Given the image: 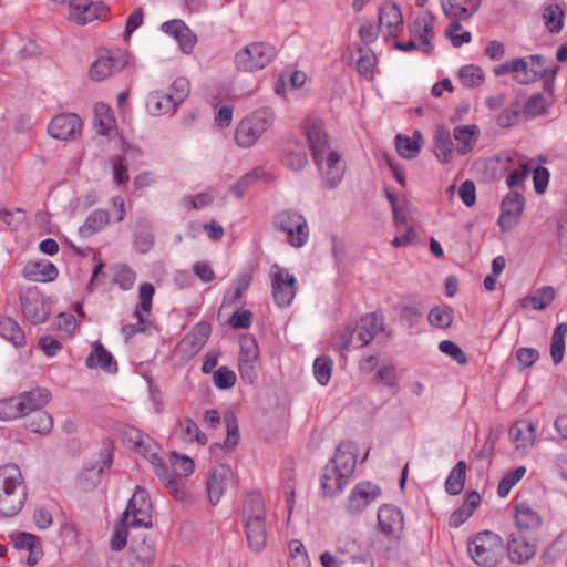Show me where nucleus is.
I'll list each match as a JSON object with an SVG mask.
<instances>
[{"instance_id": "nucleus-1", "label": "nucleus", "mask_w": 567, "mask_h": 567, "mask_svg": "<svg viewBox=\"0 0 567 567\" xmlns=\"http://www.w3.org/2000/svg\"><path fill=\"white\" fill-rule=\"evenodd\" d=\"M301 127L324 186L336 188L341 183L346 171L341 154L332 146L321 120L308 117L302 122Z\"/></svg>"}, {"instance_id": "nucleus-2", "label": "nucleus", "mask_w": 567, "mask_h": 567, "mask_svg": "<svg viewBox=\"0 0 567 567\" xmlns=\"http://www.w3.org/2000/svg\"><path fill=\"white\" fill-rule=\"evenodd\" d=\"M124 440L131 445L138 454H142L153 465L157 476L163 481L165 486L169 489L176 499H183L185 492L181 484L168 477L163 461L157 455L159 447L153 442L151 437L143 434L138 430L131 427L125 431Z\"/></svg>"}, {"instance_id": "nucleus-3", "label": "nucleus", "mask_w": 567, "mask_h": 567, "mask_svg": "<svg viewBox=\"0 0 567 567\" xmlns=\"http://www.w3.org/2000/svg\"><path fill=\"white\" fill-rule=\"evenodd\" d=\"M383 330V320L375 313L363 316L359 321L347 324L333 337L337 350H348L350 347L363 348Z\"/></svg>"}, {"instance_id": "nucleus-4", "label": "nucleus", "mask_w": 567, "mask_h": 567, "mask_svg": "<svg viewBox=\"0 0 567 567\" xmlns=\"http://www.w3.org/2000/svg\"><path fill=\"white\" fill-rule=\"evenodd\" d=\"M27 499L22 474L16 464L0 467V515L18 514Z\"/></svg>"}, {"instance_id": "nucleus-5", "label": "nucleus", "mask_w": 567, "mask_h": 567, "mask_svg": "<svg viewBox=\"0 0 567 567\" xmlns=\"http://www.w3.org/2000/svg\"><path fill=\"white\" fill-rule=\"evenodd\" d=\"M243 522L249 547L260 551L267 544L266 508L260 494H248L244 502Z\"/></svg>"}, {"instance_id": "nucleus-6", "label": "nucleus", "mask_w": 567, "mask_h": 567, "mask_svg": "<svg viewBox=\"0 0 567 567\" xmlns=\"http://www.w3.org/2000/svg\"><path fill=\"white\" fill-rule=\"evenodd\" d=\"M271 225L292 248L301 249L309 243L310 228L308 220L297 209L288 208L277 212L272 216Z\"/></svg>"}, {"instance_id": "nucleus-7", "label": "nucleus", "mask_w": 567, "mask_h": 567, "mask_svg": "<svg viewBox=\"0 0 567 567\" xmlns=\"http://www.w3.org/2000/svg\"><path fill=\"white\" fill-rule=\"evenodd\" d=\"M467 551L477 566L495 567L503 559L504 544L497 534L485 530L468 542Z\"/></svg>"}, {"instance_id": "nucleus-8", "label": "nucleus", "mask_w": 567, "mask_h": 567, "mask_svg": "<svg viewBox=\"0 0 567 567\" xmlns=\"http://www.w3.org/2000/svg\"><path fill=\"white\" fill-rule=\"evenodd\" d=\"M277 54L276 45L266 41H255L235 53L234 63L238 71L252 73L267 68Z\"/></svg>"}, {"instance_id": "nucleus-9", "label": "nucleus", "mask_w": 567, "mask_h": 567, "mask_svg": "<svg viewBox=\"0 0 567 567\" xmlns=\"http://www.w3.org/2000/svg\"><path fill=\"white\" fill-rule=\"evenodd\" d=\"M274 112L268 107L258 109L245 116L237 125L235 141L238 146L249 148L274 123Z\"/></svg>"}, {"instance_id": "nucleus-10", "label": "nucleus", "mask_w": 567, "mask_h": 567, "mask_svg": "<svg viewBox=\"0 0 567 567\" xmlns=\"http://www.w3.org/2000/svg\"><path fill=\"white\" fill-rule=\"evenodd\" d=\"M122 518L124 523L131 520L132 527H152V502L146 489L136 486Z\"/></svg>"}, {"instance_id": "nucleus-11", "label": "nucleus", "mask_w": 567, "mask_h": 567, "mask_svg": "<svg viewBox=\"0 0 567 567\" xmlns=\"http://www.w3.org/2000/svg\"><path fill=\"white\" fill-rule=\"evenodd\" d=\"M128 64V54L125 50H105L92 63L90 76L94 81H103L121 72Z\"/></svg>"}, {"instance_id": "nucleus-12", "label": "nucleus", "mask_w": 567, "mask_h": 567, "mask_svg": "<svg viewBox=\"0 0 567 567\" xmlns=\"http://www.w3.org/2000/svg\"><path fill=\"white\" fill-rule=\"evenodd\" d=\"M154 293V286H140V301L134 311V317L137 319V322L122 327V333L125 336L126 340L137 332H146L153 327V322L147 316L151 313Z\"/></svg>"}, {"instance_id": "nucleus-13", "label": "nucleus", "mask_w": 567, "mask_h": 567, "mask_svg": "<svg viewBox=\"0 0 567 567\" xmlns=\"http://www.w3.org/2000/svg\"><path fill=\"white\" fill-rule=\"evenodd\" d=\"M404 529V518L400 508L393 505H382L378 511V530L384 535L391 545L398 546Z\"/></svg>"}, {"instance_id": "nucleus-14", "label": "nucleus", "mask_w": 567, "mask_h": 567, "mask_svg": "<svg viewBox=\"0 0 567 567\" xmlns=\"http://www.w3.org/2000/svg\"><path fill=\"white\" fill-rule=\"evenodd\" d=\"M435 17L427 10H421L410 25V34L419 40L420 51L430 53L433 50Z\"/></svg>"}, {"instance_id": "nucleus-15", "label": "nucleus", "mask_w": 567, "mask_h": 567, "mask_svg": "<svg viewBox=\"0 0 567 567\" xmlns=\"http://www.w3.org/2000/svg\"><path fill=\"white\" fill-rule=\"evenodd\" d=\"M21 308L24 317L33 324L44 321L49 316V307L34 286H28L20 291Z\"/></svg>"}, {"instance_id": "nucleus-16", "label": "nucleus", "mask_w": 567, "mask_h": 567, "mask_svg": "<svg viewBox=\"0 0 567 567\" xmlns=\"http://www.w3.org/2000/svg\"><path fill=\"white\" fill-rule=\"evenodd\" d=\"M82 122L74 113H61L54 116L49 125L48 133L55 140H74L81 134Z\"/></svg>"}, {"instance_id": "nucleus-17", "label": "nucleus", "mask_w": 567, "mask_h": 567, "mask_svg": "<svg viewBox=\"0 0 567 567\" xmlns=\"http://www.w3.org/2000/svg\"><path fill=\"white\" fill-rule=\"evenodd\" d=\"M524 206L525 199L519 193L511 192L503 198L497 221L503 233L511 230L518 223Z\"/></svg>"}, {"instance_id": "nucleus-18", "label": "nucleus", "mask_w": 567, "mask_h": 567, "mask_svg": "<svg viewBox=\"0 0 567 567\" xmlns=\"http://www.w3.org/2000/svg\"><path fill=\"white\" fill-rule=\"evenodd\" d=\"M493 73L497 76L511 74L513 80L518 84L534 83L535 72L529 70L528 58H514L493 68Z\"/></svg>"}, {"instance_id": "nucleus-19", "label": "nucleus", "mask_w": 567, "mask_h": 567, "mask_svg": "<svg viewBox=\"0 0 567 567\" xmlns=\"http://www.w3.org/2000/svg\"><path fill=\"white\" fill-rule=\"evenodd\" d=\"M380 495L381 489L378 485L371 482L359 483L349 495L347 511L352 515H357Z\"/></svg>"}, {"instance_id": "nucleus-20", "label": "nucleus", "mask_w": 567, "mask_h": 567, "mask_svg": "<svg viewBox=\"0 0 567 567\" xmlns=\"http://www.w3.org/2000/svg\"><path fill=\"white\" fill-rule=\"evenodd\" d=\"M508 557L513 563L528 561L536 551V539L532 535L513 532L507 543Z\"/></svg>"}, {"instance_id": "nucleus-21", "label": "nucleus", "mask_w": 567, "mask_h": 567, "mask_svg": "<svg viewBox=\"0 0 567 567\" xmlns=\"http://www.w3.org/2000/svg\"><path fill=\"white\" fill-rule=\"evenodd\" d=\"M233 482V471L228 465L219 464L210 471L207 480V492L209 501L216 505L224 492Z\"/></svg>"}, {"instance_id": "nucleus-22", "label": "nucleus", "mask_w": 567, "mask_h": 567, "mask_svg": "<svg viewBox=\"0 0 567 567\" xmlns=\"http://www.w3.org/2000/svg\"><path fill=\"white\" fill-rule=\"evenodd\" d=\"M379 28L386 39H395L403 28V17L398 4L385 2L379 8Z\"/></svg>"}, {"instance_id": "nucleus-23", "label": "nucleus", "mask_w": 567, "mask_h": 567, "mask_svg": "<svg viewBox=\"0 0 567 567\" xmlns=\"http://www.w3.org/2000/svg\"><path fill=\"white\" fill-rule=\"evenodd\" d=\"M70 19L79 25H85L101 17L105 7L92 0H70Z\"/></svg>"}, {"instance_id": "nucleus-24", "label": "nucleus", "mask_w": 567, "mask_h": 567, "mask_svg": "<svg viewBox=\"0 0 567 567\" xmlns=\"http://www.w3.org/2000/svg\"><path fill=\"white\" fill-rule=\"evenodd\" d=\"M514 520L516 526L515 533L532 536H534V532H536L542 525V517L539 514L525 502L518 503L515 506Z\"/></svg>"}, {"instance_id": "nucleus-25", "label": "nucleus", "mask_w": 567, "mask_h": 567, "mask_svg": "<svg viewBox=\"0 0 567 567\" xmlns=\"http://www.w3.org/2000/svg\"><path fill=\"white\" fill-rule=\"evenodd\" d=\"M508 435L515 443L516 450L524 453L534 445L535 425L530 421L519 420L509 427Z\"/></svg>"}, {"instance_id": "nucleus-26", "label": "nucleus", "mask_w": 567, "mask_h": 567, "mask_svg": "<svg viewBox=\"0 0 567 567\" xmlns=\"http://www.w3.org/2000/svg\"><path fill=\"white\" fill-rule=\"evenodd\" d=\"M210 333V326L206 322H200L187 334L179 343V350L187 357H193L207 342Z\"/></svg>"}, {"instance_id": "nucleus-27", "label": "nucleus", "mask_w": 567, "mask_h": 567, "mask_svg": "<svg viewBox=\"0 0 567 567\" xmlns=\"http://www.w3.org/2000/svg\"><path fill=\"white\" fill-rule=\"evenodd\" d=\"M443 13L450 19L467 20L480 8L481 0H440Z\"/></svg>"}, {"instance_id": "nucleus-28", "label": "nucleus", "mask_w": 567, "mask_h": 567, "mask_svg": "<svg viewBox=\"0 0 567 567\" xmlns=\"http://www.w3.org/2000/svg\"><path fill=\"white\" fill-rule=\"evenodd\" d=\"M355 464V446L351 442H346L338 446L334 457L329 465L337 467V471L350 477L354 471Z\"/></svg>"}, {"instance_id": "nucleus-29", "label": "nucleus", "mask_w": 567, "mask_h": 567, "mask_svg": "<svg viewBox=\"0 0 567 567\" xmlns=\"http://www.w3.org/2000/svg\"><path fill=\"white\" fill-rule=\"evenodd\" d=\"M434 154L442 164H450L454 159V144L451 133L445 127L440 126L434 131Z\"/></svg>"}, {"instance_id": "nucleus-30", "label": "nucleus", "mask_w": 567, "mask_h": 567, "mask_svg": "<svg viewBox=\"0 0 567 567\" xmlns=\"http://www.w3.org/2000/svg\"><path fill=\"white\" fill-rule=\"evenodd\" d=\"M169 463H171V468H168L166 466V464L164 463L167 475H168V477L177 481L181 484L182 488L185 492V497L182 501H185L188 497V493L185 488L183 477H186L193 473L194 462H193V460H190L187 456H179L176 453H172L169 456Z\"/></svg>"}, {"instance_id": "nucleus-31", "label": "nucleus", "mask_w": 567, "mask_h": 567, "mask_svg": "<svg viewBox=\"0 0 567 567\" xmlns=\"http://www.w3.org/2000/svg\"><path fill=\"white\" fill-rule=\"evenodd\" d=\"M282 164L291 171L298 172L308 164V155L305 146L299 141L289 142L284 148Z\"/></svg>"}, {"instance_id": "nucleus-32", "label": "nucleus", "mask_w": 567, "mask_h": 567, "mask_svg": "<svg viewBox=\"0 0 567 567\" xmlns=\"http://www.w3.org/2000/svg\"><path fill=\"white\" fill-rule=\"evenodd\" d=\"M481 134L480 127L475 124L458 125L453 130V137L457 142L456 152L461 155L471 153Z\"/></svg>"}, {"instance_id": "nucleus-33", "label": "nucleus", "mask_w": 567, "mask_h": 567, "mask_svg": "<svg viewBox=\"0 0 567 567\" xmlns=\"http://www.w3.org/2000/svg\"><path fill=\"white\" fill-rule=\"evenodd\" d=\"M178 104L168 92L153 91L147 95L146 110L152 116H159L174 111Z\"/></svg>"}, {"instance_id": "nucleus-34", "label": "nucleus", "mask_w": 567, "mask_h": 567, "mask_svg": "<svg viewBox=\"0 0 567 567\" xmlns=\"http://www.w3.org/2000/svg\"><path fill=\"white\" fill-rule=\"evenodd\" d=\"M18 398L20 402H23V414L25 416L44 408L49 403L51 394L44 388H35L21 393Z\"/></svg>"}, {"instance_id": "nucleus-35", "label": "nucleus", "mask_w": 567, "mask_h": 567, "mask_svg": "<svg viewBox=\"0 0 567 567\" xmlns=\"http://www.w3.org/2000/svg\"><path fill=\"white\" fill-rule=\"evenodd\" d=\"M422 146V134L419 131L413 133V136L398 134L395 136V148L398 154L404 159L415 158Z\"/></svg>"}, {"instance_id": "nucleus-36", "label": "nucleus", "mask_w": 567, "mask_h": 567, "mask_svg": "<svg viewBox=\"0 0 567 567\" xmlns=\"http://www.w3.org/2000/svg\"><path fill=\"white\" fill-rule=\"evenodd\" d=\"M94 123L100 134L111 136L116 132V121L112 113L111 107L99 102L94 107Z\"/></svg>"}, {"instance_id": "nucleus-37", "label": "nucleus", "mask_w": 567, "mask_h": 567, "mask_svg": "<svg viewBox=\"0 0 567 567\" xmlns=\"http://www.w3.org/2000/svg\"><path fill=\"white\" fill-rule=\"evenodd\" d=\"M546 163V158L537 156L530 158V163H525L524 166H529V174L533 175L534 189L537 194H544L549 183V171L543 166Z\"/></svg>"}, {"instance_id": "nucleus-38", "label": "nucleus", "mask_w": 567, "mask_h": 567, "mask_svg": "<svg viewBox=\"0 0 567 567\" xmlns=\"http://www.w3.org/2000/svg\"><path fill=\"white\" fill-rule=\"evenodd\" d=\"M349 477L337 471V467L327 465L321 477V487L327 496L336 495L348 484Z\"/></svg>"}, {"instance_id": "nucleus-39", "label": "nucleus", "mask_w": 567, "mask_h": 567, "mask_svg": "<svg viewBox=\"0 0 567 567\" xmlns=\"http://www.w3.org/2000/svg\"><path fill=\"white\" fill-rule=\"evenodd\" d=\"M154 544L143 539L133 543L130 556V567H148L153 561Z\"/></svg>"}, {"instance_id": "nucleus-40", "label": "nucleus", "mask_w": 567, "mask_h": 567, "mask_svg": "<svg viewBox=\"0 0 567 567\" xmlns=\"http://www.w3.org/2000/svg\"><path fill=\"white\" fill-rule=\"evenodd\" d=\"M556 296L551 286H545L537 289L533 295L524 297L519 300L523 308L532 307L535 310L547 308Z\"/></svg>"}, {"instance_id": "nucleus-41", "label": "nucleus", "mask_w": 567, "mask_h": 567, "mask_svg": "<svg viewBox=\"0 0 567 567\" xmlns=\"http://www.w3.org/2000/svg\"><path fill=\"white\" fill-rule=\"evenodd\" d=\"M481 501L480 494L475 491L467 494L466 499L463 505L453 512L450 517V526L458 527L466 519H468L474 513L475 508L478 506Z\"/></svg>"}, {"instance_id": "nucleus-42", "label": "nucleus", "mask_w": 567, "mask_h": 567, "mask_svg": "<svg viewBox=\"0 0 567 567\" xmlns=\"http://www.w3.org/2000/svg\"><path fill=\"white\" fill-rule=\"evenodd\" d=\"M109 220L106 210L95 209L86 217L84 224L79 228V233L82 237H91L101 231L109 224Z\"/></svg>"}, {"instance_id": "nucleus-43", "label": "nucleus", "mask_w": 567, "mask_h": 567, "mask_svg": "<svg viewBox=\"0 0 567 567\" xmlns=\"http://www.w3.org/2000/svg\"><path fill=\"white\" fill-rule=\"evenodd\" d=\"M0 337L16 347L25 344V334L17 321L9 317L0 318Z\"/></svg>"}, {"instance_id": "nucleus-44", "label": "nucleus", "mask_w": 567, "mask_h": 567, "mask_svg": "<svg viewBox=\"0 0 567 567\" xmlns=\"http://www.w3.org/2000/svg\"><path fill=\"white\" fill-rule=\"evenodd\" d=\"M89 368H101L107 372L116 371V363H113L112 354L101 343L94 344V351L87 357Z\"/></svg>"}, {"instance_id": "nucleus-45", "label": "nucleus", "mask_w": 567, "mask_h": 567, "mask_svg": "<svg viewBox=\"0 0 567 567\" xmlns=\"http://www.w3.org/2000/svg\"><path fill=\"white\" fill-rule=\"evenodd\" d=\"M529 70H533L536 74L533 78L534 83L538 80L550 76L555 78L558 66L551 65L550 61L542 54L528 55Z\"/></svg>"}, {"instance_id": "nucleus-46", "label": "nucleus", "mask_w": 567, "mask_h": 567, "mask_svg": "<svg viewBox=\"0 0 567 567\" xmlns=\"http://www.w3.org/2000/svg\"><path fill=\"white\" fill-rule=\"evenodd\" d=\"M465 477H466V463L464 461H458L446 478V482H445L446 492L451 495L460 494L464 488Z\"/></svg>"}, {"instance_id": "nucleus-47", "label": "nucleus", "mask_w": 567, "mask_h": 567, "mask_svg": "<svg viewBox=\"0 0 567 567\" xmlns=\"http://www.w3.org/2000/svg\"><path fill=\"white\" fill-rule=\"evenodd\" d=\"M567 333V323L560 322L554 330L550 342V357L555 364H558L564 359L565 353V337Z\"/></svg>"}, {"instance_id": "nucleus-48", "label": "nucleus", "mask_w": 567, "mask_h": 567, "mask_svg": "<svg viewBox=\"0 0 567 567\" xmlns=\"http://www.w3.org/2000/svg\"><path fill=\"white\" fill-rule=\"evenodd\" d=\"M359 58L357 60V70L360 75L367 80H372L374 68L377 65L375 54L365 47H358Z\"/></svg>"}, {"instance_id": "nucleus-49", "label": "nucleus", "mask_w": 567, "mask_h": 567, "mask_svg": "<svg viewBox=\"0 0 567 567\" xmlns=\"http://www.w3.org/2000/svg\"><path fill=\"white\" fill-rule=\"evenodd\" d=\"M264 176V169L261 167H255L254 169L241 176L235 184H233L229 188V192L236 198L240 199L245 195L246 190Z\"/></svg>"}, {"instance_id": "nucleus-50", "label": "nucleus", "mask_w": 567, "mask_h": 567, "mask_svg": "<svg viewBox=\"0 0 567 567\" xmlns=\"http://www.w3.org/2000/svg\"><path fill=\"white\" fill-rule=\"evenodd\" d=\"M525 158V156L520 155L519 153L513 150H506L491 157L488 161V165L492 167L495 164V169H499L501 172H507L511 171L514 165H517L520 162V159Z\"/></svg>"}, {"instance_id": "nucleus-51", "label": "nucleus", "mask_w": 567, "mask_h": 567, "mask_svg": "<svg viewBox=\"0 0 567 567\" xmlns=\"http://www.w3.org/2000/svg\"><path fill=\"white\" fill-rule=\"evenodd\" d=\"M224 422L226 424L227 437L223 443V447L230 451L239 443L240 434L238 421L233 412H227L224 415Z\"/></svg>"}, {"instance_id": "nucleus-52", "label": "nucleus", "mask_w": 567, "mask_h": 567, "mask_svg": "<svg viewBox=\"0 0 567 567\" xmlns=\"http://www.w3.org/2000/svg\"><path fill=\"white\" fill-rule=\"evenodd\" d=\"M458 79L467 87L480 86L484 82V72L477 65L467 64L460 69Z\"/></svg>"}, {"instance_id": "nucleus-53", "label": "nucleus", "mask_w": 567, "mask_h": 567, "mask_svg": "<svg viewBox=\"0 0 567 567\" xmlns=\"http://www.w3.org/2000/svg\"><path fill=\"white\" fill-rule=\"evenodd\" d=\"M23 402L18 396L4 399L0 401V419L10 421L23 417Z\"/></svg>"}, {"instance_id": "nucleus-54", "label": "nucleus", "mask_w": 567, "mask_h": 567, "mask_svg": "<svg viewBox=\"0 0 567 567\" xmlns=\"http://www.w3.org/2000/svg\"><path fill=\"white\" fill-rule=\"evenodd\" d=\"M525 473V466H518L515 470L505 473L502 480L499 481L497 494L501 497L507 496L512 487L524 477Z\"/></svg>"}, {"instance_id": "nucleus-55", "label": "nucleus", "mask_w": 567, "mask_h": 567, "mask_svg": "<svg viewBox=\"0 0 567 567\" xmlns=\"http://www.w3.org/2000/svg\"><path fill=\"white\" fill-rule=\"evenodd\" d=\"M545 27L551 33H558L563 29V11L558 6H548L543 11Z\"/></svg>"}, {"instance_id": "nucleus-56", "label": "nucleus", "mask_w": 567, "mask_h": 567, "mask_svg": "<svg viewBox=\"0 0 567 567\" xmlns=\"http://www.w3.org/2000/svg\"><path fill=\"white\" fill-rule=\"evenodd\" d=\"M333 362L329 357H318L313 362L316 380L321 385H327L331 378Z\"/></svg>"}, {"instance_id": "nucleus-57", "label": "nucleus", "mask_w": 567, "mask_h": 567, "mask_svg": "<svg viewBox=\"0 0 567 567\" xmlns=\"http://www.w3.org/2000/svg\"><path fill=\"white\" fill-rule=\"evenodd\" d=\"M453 21L449 24L445 30L446 38L451 41V43L458 48L465 43H468L472 40V34L468 31H463L460 33L462 25L460 23L461 20L452 19Z\"/></svg>"}, {"instance_id": "nucleus-58", "label": "nucleus", "mask_w": 567, "mask_h": 567, "mask_svg": "<svg viewBox=\"0 0 567 567\" xmlns=\"http://www.w3.org/2000/svg\"><path fill=\"white\" fill-rule=\"evenodd\" d=\"M214 195L209 192H202L194 196L187 195L181 199V205L186 209H203L212 205Z\"/></svg>"}, {"instance_id": "nucleus-59", "label": "nucleus", "mask_w": 567, "mask_h": 567, "mask_svg": "<svg viewBox=\"0 0 567 567\" xmlns=\"http://www.w3.org/2000/svg\"><path fill=\"white\" fill-rule=\"evenodd\" d=\"M525 163H530V158L520 159V162L517 164V168H512L506 178V185L509 188H515L520 186L525 179L529 175V166H524Z\"/></svg>"}, {"instance_id": "nucleus-60", "label": "nucleus", "mask_w": 567, "mask_h": 567, "mask_svg": "<svg viewBox=\"0 0 567 567\" xmlns=\"http://www.w3.org/2000/svg\"><path fill=\"white\" fill-rule=\"evenodd\" d=\"M28 427L35 433L48 434L53 429V419L49 413L41 411L29 421Z\"/></svg>"}, {"instance_id": "nucleus-61", "label": "nucleus", "mask_w": 567, "mask_h": 567, "mask_svg": "<svg viewBox=\"0 0 567 567\" xmlns=\"http://www.w3.org/2000/svg\"><path fill=\"white\" fill-rule=\"evenodd\" d=\"M10 540L17 549L30 550L41 544L40 539L35 535L25 532L11 533Z\"/></svg>"}, {"instance_id": "nucleus-62", "label": "nucleus", "mask_w": 567, "mask_h": 567, "mask_svg": "<svg viewBox=\"0 0 567 567\" xmlns=\"http://www.w3.org/2000/svg\"><path fill=\"white\" fill-rule=\"evenodd\" d=\"M258 354V346L254 338L244 337L240 339V352L238 361L256 362Z\"/></svg>"}, {"instance_id": "nucleus-63", "label": "nucleus", "mask_w": 567, "mask_h": 567, "mask_svg": "<svg viewBox=\"0 0 567 567\" xmlns=\"http://www.w3.org/2000/svg\"><path fill=\"white\" fill-rule=\"evenodd\" d=\"M213 380L218 389L226 390L235 385L237 377L235 372L227 367H220L214 372Z\"/></svg>"}, {"instance_id": "nucleus-64", "label": "nucleus", "mask_w": 567, "mask_h": 567, "mask_svg": "<svg viewBox=\"0 0 567 567\" xmlns=\"http://www.w3.org/2000/svg\"><path fill=\"white\" fill-rule=\"evenodd\" d=\"M429 321L436 328H449L452 324V311L446 308L435 307L429 313Z\"/></svg>"}]
</instances>
